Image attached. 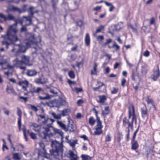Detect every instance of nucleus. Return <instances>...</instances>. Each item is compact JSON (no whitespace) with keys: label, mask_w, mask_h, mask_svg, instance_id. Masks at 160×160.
Here are the masks:
<instances>
[{"label":"nucleus","mask_w":160,"mask_h":160,"mask_svg":"<svg viewBox=\"0 0 160 160\" xmlns=\"http://www.w3.org/2000/svg\"><path fill=\"white\" fill-rule=\"evenodd\" d=\"M34 8V7H30L29 10L30 13L28 17L23 16L21 19L16 21L15 23L9 27L7 31V34L5 35L2 36V38H3V40L2 41V44L3 46H6L7 49L8 48L9 45L19 40L16 35L18 32L17 29L18 23H20L22 25V27L21 29V32L26 31V26L30 25L33 15L34 13H37L39 11L38 10H36L33 12L32 10Z\"/></svg>","instance_id":"obj_1"},{"label":"nucleus","mask_w":160,"mask_h":160,"mask_svg":"<svg viewBox=\"0 0 160 160\" xmlns=\"http://www.w3.org/2000/svg\"><path fill=\"white\" fill-rule=\"evenodd\" d=\"M40 41L41 39L39 38H35L33 35L29 34L27 36V38L24 41L25 46H21L19 44L14 45L11 51L13 52L16 49H18L17 50L18 52H24L28 48L31 47L32 45H37V43Z\"/></svg>","instance_id":"obj_2"},{"label":"nucleus","mask_w":160,"mask_h":160,"mask_svg":"<svg viewBox=\"0 0 160 160\" xmlns=\"http://www.w3.org/2000/svg\"><path fill=\"white\" fill-rule=\"evenodd\" d=\"M50 142L52 148V149L50 150V154L56 159L62 160L63 153L62 144L56 140L51 141Z\"/></svg>","instance_id":"obj_3"},{"label":"nucleus","mask_w":160,"mask_h":160,"mask_svg":"<svg viewBox=\"0 0 160 160\" xmlns=\"http://www.w3.org/2000/svg\"><path fill=\"white\" fill-rule=\"evenodd\" d=\"M30 127L35 132L38 133L40 135L42 133L43 134V136L42 137V138L43 142L50 141L49 136L47 133L50 131V128H52L51 125L50 124L47 127L44 126L42 127L40 125L35 123H32L30 124Z\"/></svg>","instance_id":"obj_4"},{"label":"nucleus","mask_w":160,"mask_h":160,"mask_svg":"<svg viewBox=\"0 0 160 160\" xmlns=\"http://www.w3.org/2000/svg\"><path fill=\"white\" fill-rule=\"evenodd\" d=\"M30 127L35 132L38 133L40 135L42 133L43 134V136L42 137V138L43 142L50 141L49 136L47 133L50 131V128H52L51 125L50 124L47 127L44 126L42 127L40 125L35 123H32L30 124Z\"/></svg>","instance_id":"obj_5"},{"label":"nucleus","mask_w":160,"mask_h":160,"mask_svg":"<svg viewBox=\"0 0 160 160\" xmlns=\"http://www.w3.org/2000/svg\"><path fill=\"white\" fill-rule=\"evenodd\" d=\"M23 64L22 60H19L18 58H16L13 61V65L12 66L9 65L6 59H2L0 62V68L2 69H5L8 68L12 69L16 67L19 68L20 69L25 70L26 67L23 65Z\"/></svg>","instance_id":"obj_6"},{"label":"nucleus","mask_w":160,"mask_h":160,"mask_svg":"<svg viewBox=\"0 0 160 160\" xmlns=\"http://www.w3.org/2000/svg\"><path fill=\"white\" fill-rule=\"evenodd\" d=\"M132 117V122H134L135 124H137V117L135 114L134 107L133 105H131L129 108V118H130Z\"/></svg>","instance_id":"obj_7"},{"label":"nucleus","mask_w":160,"mask_h":160,"mask_svg":"<svg viewBox=\"0 0 160 160\" xmlns=\"http://www.w3.org/2000/svg\"><path fill=\"white\" fill-rule=\"evenodd\" d=\"M160 75V72L158 65L156 66V70H154V73L152 75V79L154 81H156Z\"/></svg>","instance_id":"obj_8"},{"label":"nucleus","mask_w":160,"mask_h":160,"mask_svg":"<svg viewBox=\"0 0 160 160\" xmlns=\"http://www.w3.org/2000/svg\"><path fill=\"white\" fill-rule=\"evenodd\" d=\"M21 58L23 63L25 65L28 66L32 65V64L29 63L30 58L28 56L23 55L21 56Z\"/></svg>","instance_id":"obj_9"},{"label":"nucleus","mask_w":160,"mask_h":160,"mask_svg":"<svg viewBox=\"0 0 160 160\" xmlns=\"http://www.w3.org/2000/svg\"><path fill=\"white\" fill-rule=\"evenodd\" d=\"M123 125L124 126H125L127 125H128V128H131L132 129L133 128V122H130L129 120L127 119L126 117H125L122 120Z\"/></svg>","instance_id":"obj_10"},{"label":"nucleus","mask_w":160,"mask_h":160,"mask_svg":"<svg viewBox=\"0 0 160 160\" xmlns=\"http://www.w3.org/2000/svg\"><path fill=\"white\" fill-rule=\"evenodd\" d=\"M0 18L3 19L5 21L7 20H14L15 19L14 17L12 15L8 14V16L4 15L2 13H0Z\"/></svg>","instance_id":"obj_11"},{"label":"nucleus","mask_w":160,"mask_h":160,"mask_svg":"<svg viewBox=\"0 0 160 160\" xmlns=\"http://www.w3.org/2000/svg\"><path fill=\"white\" fill-rule=\"evenodd\" d=\"M147 111V109L145 107L141 108V113L142 118H144L146 117L147 118H148V115Z\"/></svg>","instance_id":"obj_12"},{"label":"nucleus","mask_w":160,"mask_h":160,"mask_svg":"<svg viewBox=\"0 0 160 160\" xmlns=\"http://www.w3.org/2000/svg\"><path fill=\"white\" fill-rule=\"evenodd\" d=\"M38 73L37 71L34 69H28L26 73V75L29 76L33 77L36 76Z\"/></svg>","instance_id":"obj_13"},{"label":"nucleus","mask_w":160,"mask_h":160,"mask_svg":"<svg viewBox=\"0 0 160 160\" xmlns=\"http://www.w3.org/2000/svg\"><path fill=\"white\" fill-rule=\"evenodd\" d=\"M8 11L15 12L17 11L21 13L22 11L19 8L14 6H10L8 8Z\"/></svg>","instance_id":"obj_14"},{"label":"nucleus","mask_w":160,"mask_h":160,"mask_svg":"<svg viewBox=\"0 0 160 160\" xmlns=\"http://www.w3.org/2000/svg\"><path fill=\"white\" fill-rule=\"evenodd\" d=\"M131 148L133 150H136L138 147V144L137 141L135 140H132Z\"/></svg>","instance_id":"obj_15"},{"label":"nucleus","mask_w":160,"mask_h":160,"mask_svg":"<svg viewBox=\"0 0 160 160\" xmlns=\"http://www.w3.org/2000/svg\"><path fill=\"white\" fill-rule=\"evenodd\" d=\"M69 155L70 160H78L77 155L75 154L73 151L69 150Z\"/></svg>","instance_id":"obj_16"},{"label":"nucleus","mask_w":160,"mask_h":160,"mask_svg":"<svg viewBox=\"0 0 160 160\" xmlns=\"http://www.w3.org/2000/svg\"><path fill=\"white\" fill-rule=\"evenodd\" d=\"M38 154L39 156H41L45 158H48V157L47 156L48 154L45 149H40L38 152Z\"/></svg>","instance_id":"obj_17"},{"label":"nucleus","mask_w":160,"mask_h":160,"mask_svg":"<svg viewBox=\"0 0 160 160\" xmlns=\"http://www.w3.org/2000/svg\"><path fill=\"white\" fill-rule=\"evenodd\" d=\"M52 104L53 107L59 108L62 105L63 103L60 100H55L52 102Z\"/></svg>","instance_id":"obj_18"},{"label":"nucleus","mask_w":160,"mask_h":160,"mask_svg":"<svg viewBox=\"0 0 160 160\" xmlns=\"http://www.w3.org/2000/svg\"><path fill=\"white\" fill-rule=\"evenodd\" d=\"M49 121H50L51 122V123H49V124H47V125H45L44 126L45 127H47L48 125H51V126L52 127V123L54 122H55V120L53 119H51V118H45V119L42 121V123L43 124H46L47 123H48V122H49Z\"/></svg>","instance_id":"obj_19"},{"label":"nucleus","mask_w":160,"mask_h":160,"mask_svg":"<svg viewBox=\"0 0 160 160\" xmlns=\"http://www.w3.org/2000/svg\"><path fill=\"white\" fill-rule=\"evenodd\" d=\"M68 142L69 145L72 147V148H75V145L78 143V140H73L71 139L68 140Z\"/></svg>","instance_id":"obj_20"},{"label":"nucleus","mask_w":160,"mask_h":160,"mask_svg":"<svg viewBox=\"0 0 160 160\" xmlns=\"http://www.w3.org/2000/svg\"><path fill=\"white\" fill-rule=\"evenodd\" d=\"M85 42L87 46H89L90 43V38L89 35L88 33H87L85 37Z\"/></svg>","instance_id":"obj_21"},{"label":"nucleus","mask_w":160,"mask_h":160,"mask_svg":"<svg viewBox=\"0 0 160 160\" xmlns=\"http://www.w3.org/2000/svg\"><path fill=\"white\" fill-rule=\"evenodd\" d=\"M58 124L60 127L62 129L66 130L67 128L65 125L63 123L62 121L57 120V121Z\"/></svg>","instance_id":"obj_22"},{"label":"nucleus","mask_w":160,"mask_h":160,"mask_svg":"<svg viewBox=\"0 0 160 160\" xmlns=\"http://www.w3.org/2000/svg\"><path fill=\"white\" fill-rule=\"evenodd\" d=\"M12 158L14 160H20L21 159L20 155L18 153H13L12 154Z\"/></svg>","instance_id":"obj_23"},{"label":"nucleus","mask_w":160,"mask_h":160,"mask_svg":"<svg viewBox=\"0 0 160 160\" xmlns=\"http://www.w3.org/2000/svg\"><path fill=\"white\" fill-rule=\"evenodd\" d=\"M109 112V109L108 107H106L105 108L104 110L102 111V114L106 116L108 115Z\"/></svg>","instance_id":"obj_24"},{"label":"nucleus","mask_w":160,"mask_h":160,"mask_svg":"<svg viewBox=\"0 0 160 160\" xmlns=\"http://www.w3.org/2000/svg\"><path fill=\"white\" fill-rule=\"evenodd\" d=\"M98 65L96 62L94 63V66L93 70H91V74L92 75H96L97 73V67Z\"/></svg>","instance_id":"obj_25"},{"label":"nucleus","mask_w":160,"mask_h":160,"mask_svg":"<svg viewBox=\"0 0 160 160\" xmlns=\"http://www.w3.org/2000/svg\"><path fill=\"white\" fill-rule=\"evenodd\" d=\"M70 112V109L68 108L65 109L60 111V112H61L62 113L61 114L62 115V116H65L67 115L68 113Z\"/></svg>","instance_id":"obj_26"},{"label":"nucleus","mask_w":160,"mask_h":160,"mask_svg":"<svg viewBox=\"0 0 160 160\" xmlns=\"http://www.w3.org/2000/svg\"><path fill=\"white\" fill-rule=\"evenodd\" d=\"M52 127V128H50V131L51 130V129H52L56 134L58 133L61 136H62L63 135V133L61 130L58 129L54 128L53 127Z\"/></svg>","instance_id":"obj_27"},{"label":"nucleus","mask_w":160,"mask_h":160,"mask_svg":"<svg viewBox=\"0 0 160 160\" xmlns=\"http://www.w3.org/2000/svg\"><path fill=\"white\" fill-rule=\"evenodd\" d=\"M28 82L27 80L20 81L18 83L20 86L25 85L27 86H28Z\"/></svg>","instance_id":"obj_28"},{"label":"nucleus","mask_w":160,"mask_h":160,"mask_svg":"<svg viewBox=\"0 0 160 160\" xmlns=\"http://www.w3.org/2000/svg\"><path fill=\"white\" fill-rule=\"evenodd\" d=\"M98 97L99 98L100 100L99 102L100 103L104 102L107 99L106 96L105 95L99 96Z\"/></svg>","instance_id":"obj_29"},{"label":"nucleus","mask_w":160,"mask_h":160,"mask_svg":"<svg viewBox=\"0 0 160 160\" xmlns=\"http://www.w3.org/2000/svg\"><path fill=\"white\" fill-rule=\"evenodd\" d=\"M6 91L8 93H14V90L13 88L11 87H9L8 86H7L6 88Z\"/></svg>","instance_id":"obj_30"},{"label":"nucleus","mask_w":160,"mask_h":160,"mask_svg":"<svg viewBox=\"0 0 160 160\" xmlns=\"http://www.w3.org/2000/svg\"><path fill=\"white\" fill-rule=\"evenodd\" d=\"M81 157L82 158V160H91L92 159V158L89 156L83 154L81 155Z\"/></svg>","instance_id":"obj_31"},{"label":"nucleus","mask_w":160,"mask_h":160,"mask_svg":"<svg viewBox=\"0 0 160 160\" xmlns=\"http://www.w3.org/2000/svg\"><path fill=\"white\" fill-rule=\"evenodd\" d=\"M67 129L70 132H73L74 131V128L73 125L72 124H69L68 126Z\"/></svg>","instance_id":"obj_32"},{"label":"nucleus","mask_w":160,"mask_h":160,"mask_svg":"<svg viewBox=\"0 0 160 160\" xmlns=\"http://www.w3.org/2000/svg\"><path fill=\"white\" fill-rule=\"evenodd\" d=\"M102 129L95 128L94 134V135H99L102 133Z\"/></svg>","instance_id":"obj_33"},{"label":"nucleus","mask_w":160,"mask_h":160,"mask_svg":"<svg viewBox=\"0 0 160 160\" xmlns=\"http://www.w3.org/2000/svg\"><path fill=\"white\" fill-rule=\"evenodd\" d=\"M98 84L100 85L99 86H98L97 87H95V88H93V89L95 91H97L98 89H100L101 87L102 86L104 85V84L102 82H98Z\"/></svg>","instance_id":"obj_34"},{"label":"nucleus","mask_w":160,"mask_h":160,"mask_svg":"<svg viewBox=\"0 0 160 160\" xmlns=\"http://www.w3.org/2000/svg\"><path fill=\"white\" fill-rule=\"evenodd\" d=\"M36 83L38 84H44L46 83L45 81H43L40 78H38L35 80Z\"/></svg>","instance_id":"obj_35"},{"label":"nucleus","mask_w":160,"mask_h":160,"mask_svg":"<svg viewBox=\"0 0 160 160\" xmlns=\"http://www.w3.org/2000/svg\"><path fill=\"white\" fill-rule=\"evenodd\" d=\"M27 133L29 134L31 138L33 139H35L37 138V136L36 135L32 132H30L29 131L27 130Z\"/></svg>","instance_id":"obj_36"},{"label":"nucleus","mask_w":160,"mask_h":160,"mask_svg":"<svg viewBox=\"0 0 160 160\" xmlns=\"http://www.w3.org/2000/svg\"><path fill=\"white\" fill-rule=\"evenodd\" d=\"M68 75L71 78H74L75 77L74 73L72 71H70L69 72Z\"/></svg>","instance_id":"obj_37"},{"label":"nucleus","mask_w":160,"mask_h":160,"mask_svg":"<svg viewBox=\"0 0 160 160\" xmlns=\"http://www.w3.org/2000/svg\"><path fill=\"white\" fill-rule=\"evenodd\" d=\"M22 130L23 132V134L26 140L27 141H28V139L26 136V132H27V131H26V128L25 126H23V128H22Z\"/></svg>","instance_id":"obj_38"},{"label":"nucleus","mask_w":160,"mask_h":160,"mask_svg":"<svg viewBox=\"0 0 160 160\" xmlns=\"http://www.w3.org/2000/svg\"><path fill=\"white\" fill-rule=\"evenodd\" d=\"M51 98L50 95L47 94L45 97L39 96V98L41 100H45L49 99Z\"/></svg>","instance_id":"obj_39"},{"label":"nucleus","mask_w":160,"mask_h":160,"mask_svg":"<svg viewBox=\"0 0 160 160\" xmlns=\"http://www.w3.org/2000/svg\"><path fill=\"white\" fill-rule=\"evenodd\" d=\"M89 122L90 124L92 125H93L94 124L95 120L93 117H91L89 119Z\"/></svg>","instance_id":"obj_40"},{"label":"nucleus","mask_w":160,"mask_h":160,"mask_svg":"<svg viewBox=\"0 0 160 160\" xmlns=\"http://www.w3.org/2000/svg\"><path fill=\"white\" fill-rule=\"evenodd\" d=\"M111 137L110 134H108L107 135L105 138V142H110L111 140Z\"/></svg>","instance_id":"obj_41"},{"label":"nucleus","mask_w":160,"mask_h":160,"mask_svg":"<svg viewBox=\"0 0 160 160\" xmlns=\"http://www.w3.org/2000/svg\"><path fill=\"white\" fill-rule=\"evenodd\" d=\"M34 92L37 93H39L41 92H43V90L41 88L38 87L34 90Z\"/></svg>","instance_id":"obj_42"},{"label":"nucleus","mask_w":160,"mask_h":160,"mask_svg":"<svg viewBox=\"0 0 160 160\" xmlns=\"http://www.w3.org/2000/svg\"><path fill=\"white\" fill-rule=\"evenodd\" d=\"M104 28V27L102 25H101L97 29L96 34L100 32Z\"/></svg>","instance_id":"obj_43"},{"label":"nucleus","mask_w":160,"mask_h":160,"mask_svg":"<svg viewBox=\"0 0 160 160\" xmlns=\"http://www.w3.org/2000/svg\"><path fill=\"white\" fill-rule=\"evenodd\" d=\"M112 89H113L111 91V93L113 94L116 93L118 90V88H113Z\"/></svg>","instance_id":"obj_44"},{"label":"nucleus","mask_w":160,"mask_h":160,"mask_svg":"<svg viewBox=\"0 0 160 160\" xmlns=\"http://www.w3.org/2000/svg\"><path fill=\"white\" fill-rule=\"evenodd\" d=\"M17 113L19 118L22 117V112L21 109L19 108H17Z\"/></svg>","instance_id":"obj_45"},{"label":"nucleus","mask_w":160,"mask_h":160,"mask_svg":"<svg viewBox=\"0 0 160 160\" xmlns=\"http://www.w3.org/2000/svg\"><path fill=\"white\" fill-rule=\"evenodd\" d=\"M141 70L142 73L144 74L146 73L147 72L146 67L145 66H142Z\"/></svg>","instance_id":"obj_46"},{"label":"nucleus","mask_w":160,"mask_h":160,"mask_svg":"<svg viewBox=\"0 0 160 160\" xmlns=\"http://www.w3.org/2000/svg\"><path fill=\"white\" fill-rule=\"evenodd\" d=\"M128 27L130 28L132 30V31L134 32H136L137 29L135 27L133 26L132 25L130 24H129Z\"/></svg>","instance_id":"obj_47"},{"label":"nucleus","mask_w":160,"mask_h":160,"mask_svg":"<svg viewBox=\"0 0 160 160\" xmlns=\"http://www.w3.org/2000/svg\"><path fill=\"white\" fill-rule=\"evenodd\" d=\"M38 144L41 148L40 149H45L44 144L42 142L40 141Z\"/></svg>","instance_id":"obj_48"},{"label":"nucleus","mask_w":160,"mask_h":160,"mask_svg":"<svg viewBox=\"0 0 160 160\" xmlns=\"http://www.w3.org/2000/svg\"><path fill=\"white\" fill-rule=\"evenodd\" d=\"M139 128V126H138V128L134 132V134H133V136L132 138V140H135V138H136V136L137 133L138 132V130Z\"/></svg>","instance_id":"obj_49"},{"label":"nucleus","mask_w":160,"mask_h":160,"mask_svg":"<svg viewBox=\"0 0 160 160\" xmlns=\"http://www.w3.org/2000/svg\"><path fill=\"white\" fill-rule=\"evenodd\" d=\"M143 55L147 57H148L150 55V52L148 50H146L143 54Z\"/></svg>","instance_id":"obj_50"},{"label":"nucleus","mask_w":160,"mask_h":160,"mask_svg":"<svg viewBox=\"0 0 160 160\" xmlns=\"http://www.w3.org/2000/svg\"><path fill=\"white\" fill-rule=\"evenodd\" d=\"M102 123H98L95 126V128L102 129Z\"/></svg>","instance_id":"obj_51"},{"label":"nucleus","mask_w":160,"mask_h":160,"mask_svg":"<svg viewBox=\"0 0 160 160\" xmlns=\"http://www.w3.org/2000/svg\"><path fill=\"white\" fill-rule=\"evenodd\" d=\"M112 42V40L111 39L106 40V42L104 44V45H107L110 43Z\"/></svg>","instance_id":"obj_52"},{"label":"nucleus","mask_w":160,"mask_h":160,"mask_svg":"<svg viewBox=\"0 0 160 160\" xmlns=\"http://www.w3.org/2000/svg\"><path fill=\"white\" fill-rule=\"evenodd\" d=\"M112 47H115L117 50H118L120 49V47L115 42H114V44Z\"/></svg>","instance_id":"obj_53"},{"label":"nucleus","mask_w":160,"mask_h":160,"mask_svg":"<svg viewBox=\"0 0 160 160\" xmlns=\"http://www.w3.org/2000/svg\"><path fill=\"white\" fill-rule=\"evenodd\" d=\"M74 5L75 7V8H74L72 9L71 10L72 11H74L76 10L78 8V6L77 5V4L76 2H74Z\"/></svg>","instance_id":"obj_54"},{"label":"nucleus","mask_w":160,"mask_h":160,"mask_svg":"<svg viewBox=\"0 0 160 160\" xmlns=\"http://www.w3.org/2000/svg\"><path fill=\"white\" fill-rule=\"evenodd\" d=\"M50 92L51 93H52L54 94L55 95H57V94L58 93L57 92L55 91V90L53 89H51L50 90Z\"/></svg>","instance_id":"obj_55"},{"label":"nucleus","mask_w":160,"mask_h":160,"mask_svg":"<svg viewBox=\"0 0 160 160\" xmlns=\"http://www.w3.org/2000/svg\"><path fill=\"white\" fill-rule=\"evenodd\" d=\"M104 39V37L102 36H99L97 38V40L98 41L100 40V41H102Z\"/></svg>","instance_id":"obj_56"},{"label":"nucleus","mask_w":160,"mask_h":160,"mask_svg":"<svg viewBox=\"0 0 160 160\" xmlns=\"http://www.w3.org/2000/svg\"><path fill=\"white\" fill-rule=\"evenodd\" d=\"M80 138L84 139V140H88V138L85 135H83L80 136Z\"/></svg>","instance_id":"obj_57"},{"label":"nucleus","mask_w":160,"mask_h":160,"mask_svg":"<svg viewBox=\"0 0 160 160\" xmlns=\"http://www.w3.org/2000/svg\"><path fill=\"white\" fill-rule=\"evenodd\" d=\"M126 80L124 78H123L121 81V85L122 86L124 87V84H125V83H126Z\"/></svg>","instance_id":"obj_58"},{"label":"nucleus","mask_w":160,"mask_h":160,"mask_svg":"<svg viewBox=\"0 0 160 160\" xmlns=\"http://www.w3.org/2000/svg\"><path fill=\"white\" fill-rule=\"evenodd\" d=\"M61 114H59L57 115L55 119H60L61 118Z\"/></svg>","instance_id":"obj_59"},{"label":"nucleus","mask_w":160,"mask_h":160,"mask_svg":"<svg viewBox=\"0 0 160 160\" xmlns=\"http://www.w3.org/2000/svg\"><path fill=\"white\" fill-rule=\"evenodd\" d=\"M31 109L32 110H34L36 112L38 111V108L35 106H31Z\"/></svg>","instance_id":"obj_60"},{"label":"nucleus","mask_w":160,"mask_h":160,"mask_svg":"<svg viewBox=\"0 0 160 160\" xmlns=\"http://www.w3.org/2000/svg\"><path fill=\"white\" fill-rule=\"evenodd\" d=\"M115 8L114 7L113 5L112 4L110 6L109 8V11L110 12H112V11L113 9Z\"/></svg>","instance_id":"obj_61"},{"label":"nucleus","mask_w":160,"mask_h":160,"mask_svg":"<svg viewBox=\"0 0 160 160\" xmlns=\"http://www.w3.org/2000/svg\"><path fill=\"white\" fill-rule=\"evenodd\" d=\"M97 117V124L102 123L101 122L100 120V119L99 117L98 116H96Z\"/></svg>","instance_id":"obj_62"},{"label":"nucleus","mask_w":160,"mask_h":160,"mask_svg":"<svg viewBox=\"0 0 160 160\" xmlns=\"http://www.w3.org/2000/svg\"><path fill=\"white\" fill-rule=\"evenodd\" d=\"M101 6H98V7H96L95 8H94L93 10H95V11H98V10H100L101 8Z\"/></svg>","instance_id":"obj_63"},{"label":"nucleus","mask_w":160,"mask_h":160,"mask_svg":"<svg viewBox=\"0 0 160 160\" xmlns=\"http://www.w3.org/2000/svg\"><path fill=\"white\" fill-rule=\"evenodd\" d=\"M78 47V46L76 44L75 45L74 47H72L71 49V50L72 51H74V50H76L77 48Z\"/></svg>","instance_id":"obj_64"}]
</instances>
